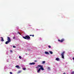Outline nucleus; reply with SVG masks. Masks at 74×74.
<instances>
[{"label":"nucleus","instance_id":"obj_4","mask_svg":"<svg viewBox=\"0 0 74 74\" xmlns=\"http://www.w3.org/2000/svg\"><path fill=\"white\" fill-rule=\"evenodd\" d=\"M65 53V52L64 51L61 53V56H62V59H64V55Z\"/></svg>","mask_w":74,"mask_h":74},{"label":"nucleus","instance_id":"obj_27","mask_svg":"<svg viewBox=\"0 0 74 74\" xmlns=\"http://www.w3.org/2000/svg\"><path fill=\"white\" fill-rule=\"evenodd\" d=\"M18 73H21V71H18Z\"/></svg>","mask_w":74,"mask_h":74},{"label":"nucleus","instance_id":"obj_12","mask_svg":"<svg viewBox=\"0 0 74 74\" xmlns=\"http://www.w3.org/2000/svg\"><path fill=\"white\" fill-rule=\"evenodd\" d=\"M49 52L51 53V54H52L53 53V52L51 51H49Z\"/></svg>","mask_w":74,"mask_h":74},{"label":"nucleus","instance_id":"obj_3","mask_svg":"<svg viewBox=\"0 0 74 74\" xmlns=\"http://www.w3.org/2000/svg\"><path fill=\"white\" fill-rule=\"evenodd\" d=\"M7 40H8V41H6L5 43V44H8L9 43H10V42H11V39H10V37L8 36L7 37Z\"/></svg>","mask_w":74,"mask_h":74},{"label":"nucleus","instance_id":"obj_14","mask_svg":"<svg viewBox=\"0 0 74 74\" xmlns=\"http://www.w3.org/2000/svg\"><path fill=\"white\" fill-rule=\"evenodd\" d=\"M48 70H50V68L48 67Z\"/></svg>","mask_w":74,"mask_h":74},{"label":"nucleus","instance_id":"obj_7","mask_svg":"<svg viewBox=\"0 0 74 74\" xmlns=\"http://www.w3.org/2000/svg\"><path fill=\"white\" fill-rule=\"evenodd\" d=\"M16 67L17 69H20V67H19V66L18 65H16Z\"/></svg>","mask_w":74,"mask_h":74},{"label":"nucleus","instance_id":"obj_24","mask_svg":"<svg viewBox=\"0 0 74 74\" xmlns=\"http://www.w3.org/2000/svg\"><path fill=\"white\" fill-rule=\"evenodd\" d=\"M36 69H37V68H38V67L37 66L36 67Z\"/></svg>","mask_w":74,"mask_h":74},{"label":"nucleus","instance_id":"obj_5","mask_svg":"<svg viewBox=\"0 0 74 74\" xmlns=\"http://www.w3.org/2000/svg\"><path fill=\"white\" fill-rule=\"evenodd\" d=\"M58 41H59V42H63V41H64V39L62 38L61 40H60L58 39Z\"/></svg>","mask_w":74,"mask_h":74},{"label":"nucleus","instance_id":"obj_23","mask_svg":"<svg viewBox=\"0 0 74 74\" xmlns=\"http://www.w3.org/2000/svg\"><path fill=\"white\" fill-rule=\"evenodd\" d=\"M34 62H37V60H35Z\"/></svg>","mask_w":74,"mask_h":74},{"label":"nucleus","instance_id":"obj_18","mask_svg":"<svg viewBox=\"0 0 74 74\" xmlns=\"http://www.w3.org/2000/svg\"><path fill=\"white\" fill-rule=\"evenodd\" d=\"M23 70H26V68H24L23 69Z\"/></svg>","mask_w":74,"mask_h":74},{"label":"nucleus","instance_id":"obj_2","mask_svg":"<svg viewBox=\"0 0 74 74\" xmlns=\"http://www.w3.org/2000/svg\"><path fill=\"white\" fill-rule=\"evenodd\" d=\"M23 37L26 40H30V37L29 35L25 36V37L23 36Z\"/></svg>","mask_w":74,"mask_h":74},{"label":"nucleus","instance_id":"obj_11","mask_svg":"<svg viewBox=\"0 0 74 74\" xmlns=\"http://www.w3.org/2000/svg\"><path fill=\"white\" fill-rule=\"evenodd\" d=\"M45 63V61H43L42 62V64H44Z\"/></svg>","mask_w":74,"mask_h":74},{"label":"nucleus","instance_id":"obj_8","mask_svg":"<svg viewBox=\"0 0 74 74\" xmlns=\"http://www.w3.org/2000/svg\"><path fill=\"white\" fill-rule=\"evenodd\" d=\"M1 41L2 42L4 41V40L3 39V37H1Z\"/></svg>","mask_w":74,"mask_h":74},{"label":"nucleus","instance_id":"obj_16","mask_svg":"<svg viewBox=\"0 0 74 74\" xmlns=\"http://www.w3.org/2000/svg\"><path fill=\"white\" fill-rule=\"evenodd\" d=\"M18 34H20V35H21V33H20L19 32H18Z\"/></svg>","mask_w":74,"mask_h":74},{"label":"nucleus","instance_id":"obj_13","mask_svg":"<svg viewBox=\"0 0 74 74\" xmlns=\"http://www.w3.org/2000/svg\"><path fill=\"white\" fill-rule=\"evenodd\" d=\"M49 48H51V46L50 45H49Z\"/></svg>","mask_w":74,"mask_h":74},{"label":"nucleus","instance_id":"obj_21","mask_svg":"<svg viewBox=\"0 0 74 74\" xmlns=\"http://www.w3.org/2000/svg\"><path fill=\"white\" fill-rule=\"evenodd\" d=\"M10 74H12V72H10Z\"/></svg>","mask_w":74,"mask_h":74},{"label":"nucleus","instance_id":"obj_15","mask_svg":"<svg viewBox=\"0 0 74 74\" xmlns=\"http://www.w3.org/2000/svg\"><path fill=\"white\" fill-rule=\"evenodd\" d=\"M71 74H74V71L72 72Z\"/></svg>","mask_w":74,"mask_h":74},{"label":"nucleus","instance_id":"obj_6","mask_svg":"<svg viewBox=\"0 0 74 74\" xmlns=\"http://www.w3.org/2000/svg\"><path fill=\"white\" fill-rule=\"evenodd\" d=\"M29 64H30V65H32V64H33V65H34V64H35V63L34 62L31 63Z\"/></svg>","mask_w":74,"mask_h":74},{"label":"nucleus","instance_id":"obj_20","mask_svg":"<svg viewBox=\"0 0 74 74\" xmlns=\"http://www.w3.org/2000/svg\"><path fill=\"white\" fill-rule=\"evenodd\" d=\"M13 48H16V46H13Z\"/></svg>","mask_w":74,"mask_h":74},{"label":"nucleus","instance_id":"obj_26","mask_svg":"<svg viewBox=\"0 0 74 74\" xmlns=\"http://www.w3.org/2000/svg\"><path fill=\"white\" fill-rule=\"evenodd\" d=\"M10 52H12V50H10Z\"/></svg>","mask_w":74,"mask_h":74},{"label":"nucleus","instance_id":"obj_10","mask_svg":"<svg viewBox=\"0 0 74 74\" xmlns=\"http://www.w3.org/2000/svg\"><path fill=\"white\" fill-rule=\"evenodd\" d=\"M45 54H47V55H49V53L47 51L45 52Z\"/></svg>","mask_w":74,"mask_h":74},{"label":"nucleus","instance_id":"obj_9","mask_svg":"<svg viewBox=\"0 0 74 74\" xmlns=\"http://www.w3.org/2000/svg\"><path fill=\"white\" fill-rule=\"evenodd\" d=\"M56 60L57 61H59V58H56Z\"/></svg>","mask_w":74,"mask_h":74},{"label":"nucleus","instance_id":"obj_28","mask_svg":"<svg viewBox=\"0 0 74 74\" xmlns=\"http://www.w3.org/2000/svg\"><path fill=\"white\" fill-rule=\"evenodd\" d=\"M73 60H74V58H73Z\"/></svg>","mask_w":74,"mask_h":74},{"label":"nucleus","instance_id":"obj_19","mask_svg":"<svg viewBox=\"0 0 74 74\" xmlns=\"http://www.w3.org/2000/svg\"><path fill=\"white\" fill-rule=\"evenodd\" d=\"M19 58L20 59H21L22 57H21V56H19Z\"/></svg>","mask_w":74,"mask_h":74},{"label":"nucleus","instance_id":"obj_1","mask_svg":"<svg viewBox=\"0 0 74 74\" xmlns=\"http://www.w3.org/2000/svg\"><path fill=\"white\" fill-rule=\"evenodd\" d=\"M38 66L40 67V68H39L38 70V69H36L38 73H39L40 72V71H41V69L42 71H43V70H44V68H43V66H42V65H38Z\"/></svg>","mask_w":74,"mask_h":74},{"label":"nucleus","instance_id":"obj_22","mask_svg":"<svg viewBox=\"0 0 74 74\" xmlns=\"http://www.w3.org/2000/svg\"><path fill=\"white\" fill-rule=\"evenodd\" d=\"M32 37H34V35H32Z\"/></svg>","mask_w":74,"mask_h":74},{"label":"nucleus","instance_id":"obj_17","mask_svg":"<svg viewBox=\"0 0 74 74\" xmlns=\"http://www.w3.org/2000/svg\"><path fill=\"white\" fill-rule=\"evenodd\" d=\"M15 36H14L13 37V39H15Z\"/></svg>","mask_w":74,"mask_h":74},{"label":"nucleus","instance_id":"obj_25","mask_svg":"<svg viewBox=\"0 0 74 74\" xmlns=\"http://www.w3.org/2000/svg\"><path fill=\"white\" fill-rule=\"evenodd\" d=\"M29 36H32V35H30Z\"/></svg>","mask_w":74,"mask_h":74}]
</instances>
